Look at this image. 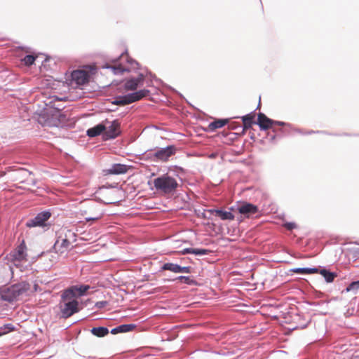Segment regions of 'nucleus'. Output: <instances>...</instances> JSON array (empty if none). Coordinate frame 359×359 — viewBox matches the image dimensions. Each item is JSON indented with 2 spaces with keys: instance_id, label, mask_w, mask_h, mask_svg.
<instances>
[{
  "instance_id": "1",
  "label": "nucleus",
  "mask_w": 359,
  "mask_h": 359,
  "mask_svg": "<svg viewBox=\"0 0 359 359\" xmlns=\"http://www.w3.org/2000/svg\"><path fill=\"white\" fill-rule=\"evenodd\" d=\"M103 68L111 69L114 75H119L125 72L138 69L140 65L125 51L118 57L114 59L111 65L106 64Z\"/></svg>"
},
{
  "instance_id": "2",
  "label": "nucleus",
  "mask_w": 359,
  "mask_h": 359,
  "mask_svg": "<svg viewBox=\"0 0 359 359\" xmlns=\"http://www.w3.org/2000/svg\"><path fill=\"white\" fill-rule=\"evenodd\" d=\"M30 289V285L26 281L12 285L0 291V298L3 301L12 302L27 292Z\"/></svg>"
},
{
  "instance_id": "3",
  "label": "nucleus",
  "mask_w": 359,
  "mask_h": 359,
  "mask_svg": "<svg viewBox=\"0 0 359 359\" xmlns=\"http://www.w3.org/2000/svg\"><path fill=\"white\" fill-rule=\"evenodd\" d=\"M153 184L156 190L165 194L172 192L178 187L177 180L168 174H164L153 180Z\"/></svg>"
},
{
  "instance_id": "4",
  "label": "nucleus",
  "mask_w": 359,
  "mask_h": 359,
  "mask_svg": "<svg viewBox=\"0 0 359 359\" xmlns=\"http://www.w3.org/2000/svg\"><path fill=\"white\" fill-rule=\"evenodd\" d=\"M149 90L142 89L122 96H117L114 98L112 104L116 105H126L139 101L149 94Z\"/></svg>"
},
{
  "instance_id": "5",
  "label": "nucleus",
  "mask_w": 359,
  "mask_h": 359,
  "mask_svg": "<svg viewBox=\"0 0 359 359\" xmlns=\"http://www.w3.org/2000/svg\"><path fill=\"white\" fill-rule=\"evenodd\" d=\"M60 233L53 245V248L57 253H63L67 250L71 245L69 238L76 236V234L69 229H64Z\"/></svg>"
},
{
  "instance_id": "6",
  "label": "nucleus",
  "mask_w": 359,
  "mask_h": 359,
  "mask_svg": "<svg viewBox=\"0 0 359 359\" xmlns=\"http://www.w3.org/2000/svg\"><path fill=\"white\" fill-rule=\"evenodd\" d=\"M90 288L88 285H73L62 292V299L66 300L76 296H83Z\"/></svg>"
},
{
  "instance_id": "7",
  "label": "nucleus",
  "mask_w": 359,
  "mask_h": 359,
  "mask_svg": "<svg viewBox=\"0 0 359 359\" xmlns=\"http://www.w3.org/2000/svg\"><path fill=\"white\" fill-rule=\"evenodd\" d=\"M72 84H74L76 87L83 86L88 83L90 74L85 69L74 70L71 74Z\"/></svg>"
},
{
  "instance_id": "8",
  "label": "nucleus",
  "mask_w": 359,
  "mask_h": 359,
  "mask_svg": "<svg viewBox=\"0 0 359 359\" xmlns=\"http://www.w3.org/2000/svg\"><path fill=\"white\" fill-rule=\"evenodd\" d=\"M51 216L50 210H44L38 213L34 218L27 222V226L32 228L36 226H45L46 222L49 219Z\"/></svg>"
},
{
  "instance_id": "9",
  "label": "nucleus",
  "mask_w": 359,
  "mask_h": 359,
  "mask_svg": "<svg viewBox=\"0 0 359 359\" xmlns=\"http://www.w3.org/2000/svg\"><path fill=\"white\" fill-rule=\"evenodd\" d=\"M79 311V302L76 299H71L60 306L61 316L63 318H67Z\"/></svg>"
},
{
  "instance_id": "10",
  "label": "nucleus",
  "mask_w": 359,
  "mask_h": 359,
  "mask_svg": "<svg viewBox=\"0 0 359 359\" xmlns=\"http://www.w3.org/2000/svg\"><path fill=\"white\" fill-rule=\"evenodd\" d=\"M107 122L109 123V126H106V129L102 134L103 139L104 140H109L116 138L121 133L119 122L117 120Z\"/></svg>"
},
{
  "instance_id": "11",
  "label": "nucleus",
  "mask_w": 359,
  "mask_h": 359,
  "mask_svg": "<svg viewBox=\"0 0 359 359\" xmlns=\"http://www.w3.org/2000/svg\"><path fill=\"white\" fill-rule=\"evenodd\" d=\"M7 172H10V178L13 181L22 182L28 175H32V172L25 168L12 166L7 168Z\"/></svg>"
},
{
  "instance_id": "12",
  "label": "nucleus",
  "mask_w": 359,
  "mask_h": 359,
  "mask_svg": "<svg viewBox=\"0 0 359 359\" xmlns=\"http://www.w3.org/2000/svg\"><path fill=\"white\" fill-rule=\"evenodd\" d=\"M175 152V147L173 145H169L156 150L154 154V156L159 161H166L171 156L174 155Z\"/></svg>"
},
{
  "instance_id": "13",
  "label": "nucleus",
  "mask_w": 359,
  "mask_h": 359,
  "mask_svg": "<svg viewBox=\"0 0 359 359\" xmlns=\"http://www.w3.org/2000/svg\"><path fill=\"white\" fill-rule=\"evenodd\" d=\"M237 209L240 214L247 217H249L258 212L257 206L250 203H243L241 205H239Z\"/></svg>"
},
{
  "instance_id": "14",
  "label": "nucleus",
  "mask_w": 359,
  "mask_h": 359,
  "mask_svg": "<svg viewBox=\"0 0 359 359\" xmlns=\"http://www.w3.org/2000/svg\"><path fill=\"white\" fill-rule=\"evenodd\" d=\"M256 124L259 126L261 130H266L273 125V120L263 113H259Z\"/></svg>"
},
{
  "instance_id": "15",
  "label": "nucleus",
  "mask_w": 359,
  "mask_h": 359,
  "mask_svg": "<svg viewBox=\"0 0 359 359\" xmlns=\"http://www.w3.org/2000/svg\"><path fill=\"white\" fill-rule=\"evenodd\" d=\"M26 249V245L23 241L13 252H11V255L13 257V259L19 262L25 260L27 257L25 252Z\"/></svg>"
},
{
  "instance_id": "16",
  "label": "nucleus",
  "mask_w": 359,
  "mask_h": 359,
  "mask_svg": "<svg viewBox=\"0 0 359 359\" xmlns=\"http://www.w3.org/2000/svg\"><path fill=\"white\" fill-rule=\"evenodd\" d=\"M127 166L124 164H113L111 167L106 170L107 174L109 175H120L124 174L127 172Z\"/></svg>"
},
{
  "instance_id": "17",
  "label": "nucleus",
  "mask_w": 359,
  "mask_h": 359,
  "mask_svg": "<svg viewBox=\"0 0 359 359\" xmlns=\"http://www.w3.org/2000/svg\"><path fill=\"white\" fill-rule=\"evenodd\" d=\"M106 129V126L102 123H99L93 128L88 129L86 134L88 137H95L101 133H104Z\"/></svg>"
},
{
  "instance_id": "18",
  "label": "nucleus",
  "mask_w": 359,
  "mask_h": 359,
  "mask_svg": "<svg viewBox=\"0 0 359 359\" xmlns=\"http://www.w3.org/2000/svg\"><path fill=\"white\" fill-rule=\"evenodd\" d=\"M136 327L134 324H123L118 325L111 330V333L116 334L118 333L128 332L132 331Z\"/></svg>"
},
{
  "instance_id": "19",
  "label": "nucleus",
  "mask_w": 359,
  "mask_h": 359,
  "mask_svg": "<svg viewBox=\"0 0 359 359\" xmlns=\"http://www.w3.org/2000/svg\"><path fill=\"white\" fill-rule=\"evenodd\" d=\"M254 117L255 116L252 114H248L241 117L243 123V132L250 128L253 124H256L257 121H254Z\"/></svg>"
},
{
  "instance_id": "20",
  "label": "nucleus",
  "mask_w": 359,
  "mask_h": 359,
  "mask_svg": "<svg viewBox=\"0 0 359 359\" xmlns=\"http://www.w3.org/2000/svg\"><path fill=\"white\" fill-rule=\"evenodd\" d=\"M317 273H320L323 276L325 281L328 283H332L334 278L337 276V274L335 272H331L326 269H318Z\"/></svg>"
},
{
  "instance_id": "21",
  "label": "nucleus",
  "mask_w": 359,
  "mask_h": 359,
  "mask_svg": "<svg viewBox=\"0 0 359 359\" xmlns=\"http://www.w3.org/2000/svg\"><path fill=\"white\" fill-rule=\"evenodd\" d=\"M210 212H215L216 215L218 216L222 220H233L234 215L230 211H224L222 210H210Z\"/></svg>"
},
{
  "instance_id": "22",
  "label": "nucleus",
  "mask_w": 359,
  "mask_h": 359,
  "mask_svg": "<svg viewBox=\"0 0 359 359\" xmlns=\"http://www.w3.org/2000/svg\"><path fill=\"white\" fill-rule=\"evenodd\" d=\"M290 271L296 273H301V274H313V273H317L318 271V268L317 267H297V268H293L290 269Z\"/></svg>"
},
{
  "instance_id": "23",
  "label": "nucleus",
  "mask_w": 359,
  "mask_h": 359,
  "mask_svg": "<svg viewBox=\"0 0 359 359\" xmlns=\"http://www.w3.org/2000/svg\"><path fill=\"white\" fill-rule=\"evenodd\" d=\"M140 83L138 82L135 77H132L127 79L124 83V88L126 90H135L138 86H140Z\"/></svg>"
},
{
  "instance_id": "24",
  "label": "nucleus",
  "mask_w": 359,
  "mask_h": 359,
  "mask_svg": "<svg viewBox=\"0 0 359 359\" xmlns=\"http://www.w3.org/2000/svg\"><path fill=\"white\" fill-rule=\"evenodd\" d=\"M90 332L97 337H104L109 334V330L106 327H95L90 330Z\"/></svg>"
},
{
  "instance_id": "25",
  "label": "nucleus",
  "mask_w": 359,
  "mask_h": 359,
  "mask_svg": "<svg viewBox=\"0 0 359 359\" xmlns=\"http://www.w3.org/2000/svg\"><path fill=\"white\" fill-rule=\"evenodd\" d=\"M228 122L227 119H217L208 125V130L210 131H214L217 128H220L225 126Z\"/></svg>"
},
{
  "instance_id": "26",
  "label": "nucleus",
  "mask_w": 359,
  "mask_h": 359,
  "mask_svg": "<svg viewBox=\"0 0 359 359\" xmlns=\"http://www.w3.org/2000/svg\"><path fill=\"white\" fill-rule=\"evenodd\" d=\"M179 267L180 265L175 263H165L161 266V270L163 271H170L173 273H179Z\"/></svg>"
},
{
  "instance_id": "27",
  "label": "nucleus",
  "mask_w": 359,
  "mask_h": 359,
  "mask_svg": "<svg viewBox=\"0 0 359 359\" xmlns=\"http://www.w3.org/2000/svg\"><path fill=\"white\" fill-rule=\"evenodd\" d=\"M359 290V280L351 282L345 289L346 292H351L355 294Z\"/></svg>"
},
{
  "instance_id": "28",
  "label": "nucleus",
  "mask_w": 359,
  "mask_h": 359,
  "mask_svg": "<svg viewBox=\"0 0 359 359\" xmlns=\"http://www.w3.org/2000/svg\"><path fill=\"white\" fill-rule=\"evenodd\" d=\"M15 330V327L11 323L5 324L3 326L0 327V332L2 335L8 334Z\"/></svg>"
},
{
  "instance_id": "29",
  "label": "nucleus",
  "mask_w": 359,
  "mask_h": 359,
  "mask_svg": "<svg viewBox=\"0 0 359 359\" xmlns=\"http://www.w3.org/2000/svg\"><path fill=\"white\" fill-rule=\"evenodd\" d=\"M36 56L34 55H27L24 57L22 61L27 66H30L34 64Z\"/></svg>"
},
{
  "instance_id": "30",
  "label": "nucleus",
  "mask_w": 359,
  "mask_h": 359,
  "mask_svg": "<svg viewBox=\"0 0 359 359\" xmlns=\"http://www.w3.org/2000/svg\"><path fill=\"white\" fill-rule=\"evenodd\" d=\"M210 251L208 249L203 248H193L192 254L196 256H203L208 255Z\"/></svg>"
},
{
  "instance_id": "31",
  "label": "nucleus",
  "mask_w": 359,
  "mask_h": 359,
  "mask_svg": "<svg viewBox=\"0 0 359 359\" xmlns=\"http://www.w3.org/2000/svg\"><path fill=\"white\" fill-rule=\"evenodd\" d=\"M175 280L184 281L185 283L188 285H191L194 283V280L191 279L189 276H180L177 278H176Z\"/></svg>"
},
{
  "instance_id": "32",
  "label": "nucleus",
  "mask_w": 359,
  "mask_h": 359,
  "mask_svg": "<svg viewBox=\"0 0 359 359\" xmlns=\"http://www.w3.org/2000/svg\"><path fill=\"white\" fill-rule=\"evenodd\" d=\"M178 271H179V273H190L191 272V266H180Z\"/></svg>"
},
{
  "instance_id": "33",
  "label": "nucleus",
  "mask_w": 359,
  "mask_h": 359,
  "mask_svg": "<svg viewBox=\"0 0 359 359\" xmlns=\"http://www.w3.org/2000/svg\"><path fill=\"white\" fill-rule=\"evenodd\" d=\"M283 226L289 231L297 228V224L294 222H285Z\"/></svg>"
},
{
  "instance_id": "34",
  "label": "nucleus",
  "mask_w": 359,
  "mask_h": 359,
  "mask_svg": "<svg viewBox=\"0 0 359 359\" xmlns=\"http://www.w3.org/2000/svg\"><path fill=\"white\" fill-rule=\"evenodd\" d=\"M108 304V302L107 301H100L97 302L95 304V307L97 309H102L105 307Z\"/></svg>"
},
{
  "instance_id": "35",
  "label": "nucleus",
  "mask_w": 359,
  "mask_h": 359,
  "mask_svg": "<svg viewBox=\"0 0 359 359\" xmlns=\"http://www.w3.org/2000/svg\"><path fill=\"white\" fill-rule=\"evenodd\" d=\"M145 78V74L143 72H141L138 74L137 77H135L136 79H137L138 82L142 86L143 84V81Z\"/></svg>"
},
{
  "instance_id": "36",
  "label": "nucleus",
  "mask_w": 359,
  "mask_h": 359,
  "mask_svg": "<svg viewBox=\"0 0 359 359\" xmlns=\"http://www.w3.org/2000/svg\"><path fill=\"white\" fill-rule=\"evenodd\" d=\"M273 125H277L280 126H290V124L283 122V121H273Z\"/></svg>"
},
{
  "instance_id": "37",
  "label": "nucleus",
  "mask_w": 359,
  "mask_h": 359,
  "mask_svg": "<svg viewBox=\"0 0 359 359\" xmlns=\"http://www.w3.org/2000/svg\"><path fill=\"white\" fill-rule=\"evenodd\" d=\"M192 250H193V248H184L180 251V254H182V255L192 254Z\"/></svg>"
},
{
  "instance_id": "38",
  "label": "nucleus",
  "mask_w": 359,
  "mask_h": 359,
  "mask_svg": "<svg viewBox=\"0 0 359 359\" xmlns=\"http://www.w3.org/2000/svg\"><path fill=\"white\" fill-rule=\"evenodd\" d=\"M99 219H100L99 216L94 217H86V221H95V220H97Z\"/></svg>"
},
{
  "instance_id": "39",
  "label": "nucleus",
  "mask_w": 359,
  "mask_h": 359,
  "mask_svg": "<svg viewBox=\"0 0 359 359\" xmlns=\"http://www.w3.org/2000/svg\"><path fill=\"white\" fill-rule=\"evenodd\" d=\"M6 173L10 174V172H7V170L6 171L0 172V177L4 176Z\"/></svg>"
},
{
  "instance_id": "40",
  "label": "nucleus",
  "mask_w": 359,
  "mask_h": 359,
  "mask_svg": "<svg viewBox=\"0 0 359 359\" xmlns=\"http://www.w3.org/2000/svg\"><path fill=\"white\" fill-rule=\"evenodd\" d=\"M315 132L313 130H311V131H309L307 132L306 134H312V133H314Z\"/></svg>"
},
{
  "instance_id": "41",
  "label": "nucleus",
  "mask_w": 359,
  "mask_h": 359,
  "mask_svg": "<svg viewBox=\"0 0 359 359\" xmlns=\"http://www.w3.org/2000/svg\"><path fill=\"white\" fill-rule=\"evenodd\" d=\"M18 47L20 48H23L24 46H20Z\"/></svg>"
},
{
  "instance_id": "42",
  "label": "nucleus",
  "mask_w": 359,
  "mask_h": 359,
  "mask_svg": "<svg viewBox=\"0 0 359 359\" xmlns=\"http://www.w3.org/2000/svg\"><path fill=\"white\" fill-rule=\"evenodd\" d=\"M32 184H35V181L34 180H32Z\"/></svg>"
},
{
  "instance_id": "43",
  "label": "nucleus",
  "mask_w": 359,
  "mask_h": 359,
  "mask_svg": "<svg viewBox=\"0 0 359 359\" xmlns=\"http://www.w3.org/2000/svg\"><path fill=\"white\" fill-rule=\"evenodd\" d=\"M3 336L2 334L0 332V337Z\"/></svg>"
},
{
  "instance_id": "44",
  "label": "nucleus",
  "mask_w": 359,
  "mask_h": 359,
  "mask_svg": "<svg viewBox=\"0 0 359 359\" xmlns=\"http://www.w3.org/2000/svg\"><path fill=\"white\" fill-rule=\"evenodd\" d=\"M358 255H359V249H358Z\"/></svg>"
}]
</instances>
